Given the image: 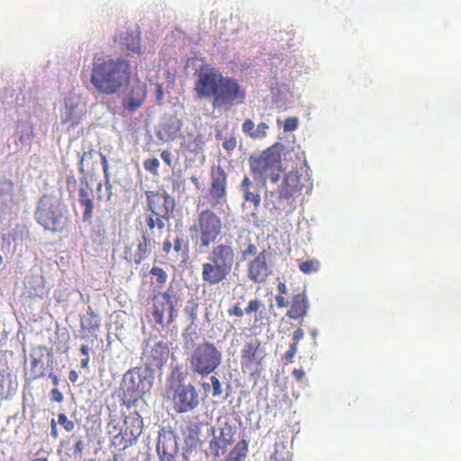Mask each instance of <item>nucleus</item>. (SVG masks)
<instances>
[{"mask_svg": "<svg viewBox=\"0 0 461 461\" xmlns=\"http://www.w3.org/2000/svg\"><path fill=\"white\" fill-rule=\"evenodd\" d=\"M194 90L198 99H211L214 109L230 108L245 103L246 89L232 77L209 67L201 68Z\"/></svg>", "mask_w": 461, "mask_h": 461, "instance_id": "1", "label": "nucleus"}, {"mask_svg": "<svg viewBox=\"0 0 461 461\" xmlns=\"http://www.w3.org/2000/svg\"><path fill=\"white\" fill-rule=\"evenodd\" d=\"M131 65L122 58L94 62L90 81L95 89L105 95H113L124 88L131 78Z\"/></svg>", "mask_w": 461, "mask_h": 461, "instance_id": "2", "label": "nucleus"}, {"mask_svg": "<svg viewBox=\"0 0 461 461\" xmlns=\"http://www.w3.org/2000/svg\"><path fill=\"white\" fill-rule=\"evenodd\" d=\"M309 181V176L303 170H291L276 191L266 194V200L276 211L288 209L292 212L296 208L295 200L303 194L304 188H308Z\"/></svg>", "mask_w": 461, "mask_h": 461, "instance_id": "3", "label": "nucleus"}, {"mask_svg": "<svg viewBox=\"0 0 461 461\" xmlns=\"http://www.w3.org/2000/svg\"><path fill=\"white\" fill-rule=\"evenodd\" d=\"M35 219L45 230L52 232H61L69 224L67 205L59 199L49 195H43L39 201Z\"/></svg>", "mask_w": 461, "mask_h": 461, "instance_id": "4", "label": "nucleus"}, {"mask_svg": "<svg viewBox=\"0 0 461 461\" xmlns=\"http://www.w3.org/2000/svg\"><path fill=\"white\" fill-rule=\"evenodd\" d=\"M283 145L279 142L273 144L258 156H251L249 159L251 174L255 178L266 181L267 178L276 184L282 172L281 151Z\"/></svg>", "mask_w": 461, "mask_h": 461, "instance_id": "5", "label": "nucleus"}, {"mask_svg": "<svg viewBox=\"0 0 461 461\" xmlns=\"http://www.w3.org/2000/svg\"><path fill=\"white\" fill-rule=\"evenodd\" d=\"M189 230L194 233L201 251L206 250L221 237L223 230L221 218L211 209L198 212L196 221L190 226Z\"/></svg>", "mask_w": 461, "mask_h": 461, "instance_id": "6", "label": "nucleus"}, {"mask_svg": "<svg viewBox=\"0 0 461 461\" xmlns=\"http://www.w3.org/2000/svg\"><path fill=\"white\" fill-rule=\"evenodd\" d=\"M188 360L191 371L204 377L221 365L222 353L213 342L203 341L194 348Z\"/></svg>", "mask_w": 461, "mask_h": 461, "instance_id": "7", "label": "nucleus"}, {"mask_svg": "<svg viewBox=\"0 0 461 461\" xmlns=\"http://www.w3.org/2000/svg\"><path fill=\"white\" fill-rule=\"evenodd\" d=\"M145 194L148 208L151 212V215L146 219L148 229L157 228L161 232L165 227V221L173 213L175 201L164 193L147 191Z\"/></svg>", "mask_w": 461, "mask_h": 461, "instance_id": "8", "label": "nucleus"}, {"mask_svg": "<svg viewBox=\"0 0 461 461\" xmlns=\"http://www.w3.org/2000/svg\"><path fill=\"white\" fill-rule=\"evenodd\" d=\"M267 352L262 342L253 338L246 341L240 351V368L251 376L259 375L264 369Z\"/></svg>", "mask_w": 461, "mask_h": 461, "instance_id": "9", "label": "nucleus"}, {"mask_svg": "<svg viewBox=\"0 0 461 461\" xmlns=\"http://www.w3.org/2000/svg\"><path fill=\"white\" fill-rule=\"evenodd\" d=\"M177 303L176 292L173 285L152 297V315L156 323L165 326L174 321L175 306Z\"/></svg>", "mask_w": 461, "mask_h": 461, "instance_id": "10", "label": "nucleus"}, {"mask_svg": "<svg viewBox=\"0 0 461 461\" xmlns=\"http://www.w3.org/2000/svg\"><path fill=\"white\" fill-rule=\"evenodd\" d=\"M124 395L129 402H135L149 393L152 387V380L140 368L129 370L123 376Z\"/></svg>", "mask_w": 461, "mask_h": 461, "instance_id": "11", "label": "nucleus"}, {"mask_svg": "<svg viewBox=\"0 0 461 461\" xmlns=\"http://www.w3.org/2000/svg\"><path fill=\"white\" fill-rule=\"evenodd\" d=\"M274 268L271 251L263 249L248 263L247 276L253 283L263 284L273 275Z\"/></svg>", "mask_w": 461, "mask_h": 461, "instance_id": "12", "label": "nucleus"}, {"mask_svg": "<svg viewBox=\"0 0 461 461\" xmlns=\"http://www.w3.org/2000/svg\"><path fill=\"white\" fill-rule=\"evenodd\" d=\"M211 184L206 194L208 204L214 208L227 202L228 175L221 166L212 167L210 173Z\"/></svg>", "mask_w": 461, "mask_h": 461, "instance_id": "13", "label": "nucleus"}, {"mask_svg": "<svg viewBox=\"0 0 461 461\" xmlns=\"http://www.w3.org/2000/svg\"><path fill=\"white\" fill-rule=\"evenodd\" d=\"M154 230L149 229L143 231L142 239L136 246L131 245L125 248L124 257L128 262L139 265L149 257L156 245Z\"/></svg>", "mask_w": 461, "mask_h": 461, "instance_id": "14", "label": "nucleus"}, {"mask_svg": "<svg viewBox=\"0 0 461 461\" xmlns=\"http://www.w3.org/2000/svg\"><path fill=\"white\" fill-rule=\"evenodd\" d=\"M174 410L178 413L187 412L196 408L200 402L195 387L191 384H179L173 394Z\"/></svg>", "mask_w": 461, "mask_h": 461, "instance_id": "15", "label": "nucleus"}, {"mask_svg": "<svg viewBox=\"0 0 461 461\" xmlns=\"http://www.w3.org/2000/svg\"><path fill=\"white\" fill-rule=\"evenodd\" d=\"M124 422L127 426L125 431L119 432L112 439V444L122 449L130 447L142 431V420L138 414L126 417Z\"/></svg>", "mask_w": 461, "mask_h": 461, "instance_id": "16", "label": "nucleus"}, {"mask_svg": "<svg viewBox=\"0 0 461 461\" xmlns=\"http://www.w3.org/2000/svg\"><path fill=\"white\" fill-rule=\"evenodd\" d=\"M236 251L230 244L219 243L212 247L207 259L231 273L236 261Z\"/></svg>", "mask_w": 461, "mask_h": 461, "instance_id": "17", "label": "nucleus"}, {"mask_svg": "<svg viewBox=\"0 0 461 461\" xmlns=\"http://www.w3.org/2000/svg\"><path fill=\"white\" fill-rule=\"evenodd\" d=\"M233 442L234 429L230 425L225 424L221 428L219 434L213 435L209 442L211 455L214 457L225 456Z\"/></svg>", "mask_w": 461, "mask_h": 461, "instance_id": "18", "label": "nucleus"}, {"mask_svg": "<svg viewBox=\"0 0 461 461\" xmlns=\"http://www.w3.org/2000/svg\"><path fill=\"white\" fill-rule=\"evenodd\" d=\"M147 97V86L144 82L138 81L128 91L123 98L122 107L128 112L133 113L138 110L145 102Z\"/></svg>", "mask_w": 461, "mask_h": 461, "instance_id": "19", "label": "nucleus"}, {"mask_svg": "<svg viewBox=\"0 0 461 461\" xmlns=\"http://www.w3.org/2000/svg\"><path fill=\"white\" fill-rule=\"evenodd\" d=\"M101 328V318L94 312L91 306L87 307L85 314L80 317V335L81 339L92 338L97 339V332Z\"/></svg>", "mask_w": 461, "mask_h": 461, "instance_id": "20", "label": "nucleus"}, {"mask_svg": "<svg viewBox=\"0 0 461 461\" xmlns=\"http://www.w3.org/2000/svg\"><path fill=\"white\" fill-rule=\"evenodd\" d=\"M230 274L209 259L202 265V279L210 285H215L223 282Z\"/></svg>", "mask_w": 461, "mask_h": 461, "instance_id": "21", "label": "nucleus"}, {"mask_svg": "<svg viewBox=\"0 0 461 461\" xmlns=\"http://www.w3.org/2000/svg\"><path fill=\"white\" fill-rule=\"evenodd\" d=\"M185 450L186 455L192 451L200 450L203 446V440L201 439V423L191 422L185 431Z\"/></svg>", "mask_w": 461, "mask_h": 461, "instance_id": "22", "label": "nucleus"}, {"mask_svg": "<svg viewBox=\"0 0 461 461\" xmlns=\"http://www.w3.org/2000/svg\"><path fill=\"white\" fill-rule=\"evenodd\" d=\"M309 301L305 292L299 293L292 297L290 309L286 316L291 320H298L307 315Z\"/></svg>", "mask_w": 461, "mask_h": 461, "instance_id": "23", "label": "nucleus"}, {"mask_svg": "<svg viewBox=\"0 0 461 461\" xmlns=\"http://www.w3.org/2000/svg\"><path fill=\"white\" fill-rule=\"evenodd\" d=\"M240 189L243 193L245 203H250L253 205L254 211L252 216L257 217V212L260 206L261 197L259 192L257 190L253 182L249 176H245L240 184Z\"/></svg>", "mask_w": 461, "mask_h": 461, "instance_id": "24", "label": "nucleus"}, {"mask_svg": "<svg viewBox=\"0 0 461 461\" xmlns=\"http://www.w3.org/2000/svg\"><path fill=\"white\" fill-rule=\"evenodd\" d=\"M115 41L125 46L128 50H131L136 54H142L144 50L140 44V32L139 30L132 32H121L115 37Z\"/></svg>", "mask_w": 461, "mask_h": 461, "instance_id": "25", "label": "nucleus"}, {"mask_svg": "<svg viewBox=\"0 0 461 461\" xmlns=\"http://www.w3.org/2000/svg\"><path fill=\"white\" fill-rule=\"evenodd\" d=\"M157 452L160 461H176L177 446L176 441L171 438L159 437Z\"/></svg>", "mask_w": 461, "mask_h": 461, "instance_id": "26", "label": "nucleus"}, {"mask_svg": "<svg viewBox=\"0 0 461 461\" xmlns=\"http://www.w3.org/2000/svg\"><path fill=\"white\" fill-rule=\"evenodd\" d=\"M169 349L166 343L157 342L151 348L149 365L161 368L168 359Z\"/></svg>", "mask_w": 461, "mask_h": 461, "instance_id": "27", "label": "nucleus"}, {"mask_svg": "<svg viewBox=\"0 0 461 461\" xmlns=\"http://www.w3.org/2000/svg\"><path fill=\"white\" fill-rule=\"evenodd\" d=\"M25 289L30 297L42 298L46 292L43 276L36 275L28 277L25 281Z\"/></svg>", "mask_w": 461, "mask_h": 461, "instance_id": "28", "label": "nucleus"}, {"mask_svg": "<svg viewBox=\"0 0 461 461\" xmlns=\"http://www.w3.org/2000/svg\"><path fill=\"white\" fill-rule=\"evenodd\" d=\"M203 145L201 136L189 134L183 138L180 149L184 155L197 154L203 149Z\"/></svg>", "mask_w": 461, "mask_h": 461, "instance_id": "29", "label": "nucleus"}, {"mask_svg": "<svg viewBox=\"0 0 461 461\" xmlns=\"http://www.w3.org/2000/svg\"><path fill=\"white\" fill-rule=\"evenodd\" d=\"M78 201L80 205L85 207L83 212L82 220L84 222H91L94 212V201L91 198V194L86 188H80L78 192Z\"/></svg>", "mask_w": 461, "mask_h": 461, "instance_id": "30", "label": "nucleus"}, {"mask_svg": "<svg viewBox=\"0 0 461 461\" xmlns=\"http://www.w3.org/2000/svg\"><path fill=\"white\" fill-rule=\"evenodd\" d=\"M249 453V443L246 439L238 441L222 461H244Z\"/></svg>", "mask_w": 461, "mask_h": 461, "instance_id": "31", "label": "nucleus"}, {"mask_svg": "<svg viewBox=\"0 0 461 461\" xmlns=\"http://www.w3.org/2000/svg\"><path fill=\"white\" fill-rule=\"evenodd\" d=\"M96 153L94 149H89L83 152L79 159L78 170L81 174L85 175L86 172L94 169V158Z\"/></svg>", "mask_w": 461, "mask_h": 461, "instance_id": "32", "label": "nucleus"}, {"mask_svg": "<svg viewBox=\"0 0 461 461\" xmlns=\"http://www.w3.org/2000/svg\"><path fill=\"white\" fill-rule=\"evenodd\" d=\"M269 461H292V456L289 451L285 449L283 444H276L275 451L270 456Z\"/></svg>", "mask_w": 461, "mask_h": 461, "instance_id": "33", "label": "nucleus"}, {"mask_svg": "<svg viewBox=\"0 0 461 461\" xmlns=\"http://www.w3.org/2000/svg\"><path fill=\"white\" fill-rule=\"evenodd\" d=\"M31 375L33 380L44 375V363L41 358L32 357Z\"/></svg>", "mask_w": 461, "mask_h": 461, "instance_id": "34", "label": "nucleus"}, {"mask_svg": "<svg viewBox=\"0 0 461 461\" xmlns=\"http://www.w3.org/2000/svg\"><path fill=\"white\" fill-rule=\"evenodd\" d=\"M298 267L303 274H312L317 272L320 268V261L318 259H310L307 261L300 262Z\"/></svg>", "mask_w": 461, "mask_h": 461, "instance_id": "35", "label": "nucleus"}, {"mask_svg": "<svg viewBox=\"0 0 461 461\" xmlns=\"http://www.w3.org/2000/svg\"><path fill=\"white\" fill-rule=\"evenodd\" d=\"M57 422L64 429L66 432H72L76 428L74 420H70L67 414L60 412L58 414Z\"/></svg>", "mask_w": 461, "mask_h": 461, "instance_id": "36", "label": "nucleus"}, {"mask_svg": "<svg viewBox=\"0 0 461 461\" xmlns=\"http://www.w3.org/2000/svg\"><path fill=\"white\" fill-rule=\"evenodd\" d=\"M153 276L156 277V282L159 285H164L167 280V274L166 271L158 267H153L149 272Z\"/></svg>", "mask_w": 461, "mask_h": 461, "instance_id": "37", "label": "nucleus"}, {"mask_svg": "<svg viewBox=\"0 0 461 461\" xmlns=\"http://www.w3.org/2000/svg\"><path fill=\"white\" fill-rule=\"evenodd\" d=\"M143 167L145 170L157 176L158 174L159 161L156 158H148L143 162Z\"/></svg>", "mask_w": 461, "mask_h": 461, "instance_id": "38", "label": "nucleus"}, {"mask_svg": "<svg viewBox=\"0 0 461 461\" xmlns=\"http://www.w3.org/2000/svg\"><path fill=\"white\" fill-rule=\"evenodd\" d=\"M78 122V118L74 115V106L68 105V103L66 102V112L65 118L63 119V122H70L71 124H75Z\"/></svg>", "mask_w": 461, "mask_h": 461, "instance_id": "39", "label": "nucleus"}, {"mask_svg": "<svg viewBox=\"0 0 461 461\" xmlns=\"http://www.w3.org/2000/svg\"><path fill=\"white\" fill-rule=\"evenodd\" d=\"M211 386L212 388V395L213 397H218L222 393L221 384L219 378L215 375H212L210 377Z\"/></svg>", "mask_w": 461, "mask_h": 461, "instance_id": "40", "label": "nucleus"}, {"mask_svg": "<svg viewBox=\"0 0 461 461\" xmlns=\"http://www.w3.org/2000/svg\"><path fill=\"white\" fill-rule=\"evenodd\" d=\"M241 129L246 135H248L251 139L255 138V123L252 120H245V122L242 123Z\"/></svg>", "mask_w": 461, "mask_h": 461, "instance_id": "41", "label": "nucleus"}, {"mask_svg": "<svg viewBox=\"0 0 461 461\" xmlns=\"http://www.w3.org/2000/svg\"><path fill=\"white\" fill-rule=\"evenodd\" d=\"M263 306L262 302L259 299H253L249 302L248 306L245 308V313L249 315L253 312H258Z\"/></svg>", "mask_w": 461, "mask_h": 461, "instance_id": "42", "label": "nucleus"}, {"mask_svg": "<svg viewBox=\"0 0 461 461\" xmlns=\"http://www.w3.org/2000/svg\"><path fill=\"white\" fill-rule=\"evenodd\" d=\"M100 157H101L103 171H104V178H105V185H106L107 189H111L112 186L110 184V175H109V171H108V169H109L108 161L104 155L100 154Z\"/></svg>", "mask_w": 461, "mask_h": 461, "instance_id": "43", "label": "nucleus"}, {"mask_svg": "<svg viewBox=\"0 0 461 461\" xmlns=\"http://www.w3.org/2000/svg\"><path fill=\"white\" fill-rule=\"evenodd\" d=\"M298 127V118L296 117H288L285 119L284 122V131L285 132L287 131H294Z\"/></svg>", "mask_w": 461, "mask_h": 461, "instance_id": "44", "label": "nucleus"}, {"mask_svg": "<svg viewBox=\"0 0 461 461\" xmlns=\"http://www.w3.org/2000/svg\"><path fill=\"white\" fill-rule=\"evenodd\" d=\"M268 128L269 126L266 122L258 123L257 128L255 129L254 140L265 138L267 136V131Z\"/></svg>", "mask_w": 461, "mask_h": 461, "instance_id": "45", "label": "nucleus"}, {"mask_svg": "<svg viewBox=\"0 0 461 461\" xmlns=\"http://www.w3.org/2000/svg\"><path fill=\"white\" fill-rule=\"evenodd\" d=\"M296 353H297V346H295V344H290L289 349L284 355V359L287 363H292L294 361V357Z\"/></svg>", "mask_w": 461, "mask_h": 461, "instance_id": "46", "label": "nucleus"}, {"mask_svg": "<svg viewBox=\"0 0 461 461\" xmlns=\"http://www.w3.org/2000/svg\"><path fill=\"white\" fill-rule=\"evenodd\" d=\"M237 146V140H236V138L231 136L230 137L229 139H226L223 143H222V147L224 149H226L227 151H231L233 150Z\"/></svg>", "mask_w": 461, "mask_h": 461, "instance_id": "47", "label": "nucleus"}, {"mask_svg": "<svg viewBox=\"0 0 461 461\" xmlns=\"http://www.w3.org/2000/svg\"><path fill=\"white\" fill-rule=\"evenodd\" d=\"M258 249L257 246L253 243L248 244L246 249L242 252V256L244 258H246L249 256H257Z\"/></svg>", "mask_w": 461, "mask_h": 461, "instance_id": "48", "label": "nucleus"}, {"mask_svg": "<svg viewBox=\"0 0 461 461\" xmlns=\"http://www.w3.org/2000/svg\"><path fill=\"white\" fill-rule=\"evenodd\" d=\"M228 314L230 316H236L241 318L246 313L245 310L243 311L239 304H235L231 308L228 309Z\"/></svg>", "mask_w": 461, "mask_h": 461, "instance_id": "49", "label": "nucleus"}, {"mask_svg": "<svg viewBox=\"0 0 461 461\" xmlns=\"http://www.w3.org/2000/svg\"><path fill=\"white\" fill-rule=\"evenodd\" d=\"M189 303H191L192 305L185 306V313L189 314L190 317L194 320L196 318L198 304L195 303L194 302H189Z\"/></svg>", "mask_w": 461, "mask_h": 461, "instance_id": "50", "label": "nucleus"}, {"mask_svg": "<svg viewBox=\"0 0 461 461\" xmlns=\"http://www.w3.org/2000/svg\"><path fill=\"white\" fill-rule=\"evenodd\" d=\"M50 398L56 402H61L64 400L62 393L57 388L51 390Z\"/></svg>", "mask_w": 461, "mask_h": 461, "instance_id": "51", "label": "nucleus"}, {"mask_svg": "<svg viewBox=\"0 0 461 461\" xmlns=\"http://www.w3.org/2000/svg\"><path fill=\"white\" fill-rule=\"evenodd\" d=\"M160 157L163 159V161L168 166H172V153L169 150H163L160 153Z\"/></svg>", "mask_w": 461, "mask_h": 461, "instance_id": "52", "label": "nucleus"}, {"mask_svg": "<svg viewBox=\"0 0 461 461\" xmlns=\"http://www.w3.org/2000/svg\"><path fill=\"white\" fill-rule=\"evenodd\" d=\"M84 450V443L82 439L77 440L73 447V454L74 456H81Z\"/></svg>", "mask_w": 461, "mask_h": 461, "instance_id": "53", "label": "nucleus"}, {"mask_svg": "<svg viewBox=\"0 0 461 461\" xmlns=\"http://www.w3.org/2000/svg\"><path fill=\"white\" fill-rule=\"evenodd\" d=\"M304 332L301 328H298L295 330L293 335V340L294 342L292 344H295L297 346V343L303 338Z\"/></svg>", "mask_w": 461, "mask_h": 461, "instance_id": "54", "label": "nucleus"}, {"mask_svg": "<svg viewBox=\"0 0 461 461\" xmlns=\"http://www.w3.org/2000/svg\"><path fill=\"white\" fill-rule=\"evenodd\" d=\"M276 302L278 308H285L288 306L289 303L284 295L279 294L276 296Z\"/></svg>", "mask_w": 461, "mask_h": 461, "instance_id": "55", "label": "nucleus"}, {"mask_svg": "<svg viewBox=\"0 0 461 461\" xmlns=\"http://www.w3.org/2000/svg\"><path fill=\"white\" fill-rule=\"evenodd\" d=\"M58 424L59 423L54 419L51 420V421H50V435L53 438H59V432H58V429H57Z\"/></svg>", "mask_w": 461, "mask_h": 461, "instance_id": "56", "label": "nucleus"}, {"mask_svg": "<svg viewBox=\"0 0 461 461\" xmlns=\"http://www.w3.org/2000/svg\"><path fill=\"white\" fill-rule=\"evenodd\" d=\"M293 375L296 381H302L305 376V373L302 368H295L293 371Z\"/></svg>", "mask_w": 461, "mask_h": 461, "instance_id": "57", "label": "nucleus"}, {"mask_svg": "<svg viewBox=\"0 0 461 461\" xmlns=\"http://www.w3.org/2000/svg\"><path fill=\"white\" fill-rule=\"evenodd\" d=\"M183 239L176 238L174 241V249L176 252H180L182 250Z\"/></svg>", "mask_w": 461, "mask_h": 461, "instance_id": "58", "label": "nucleus"}, {"mask_svg": "<svg viewBox=\"0 0 461 461\" xmlns=\"http://www.w3.org/2000/svg\"><path fill=\"white\" fill-rule=\"evenodd\" d=\"M277 290L279 292V295H285V294H287V287H286V285L285 283L280 282L277 285Z\"/></svg>", "mask_w": 461, "mask_h": 461, "instance_id": "59", "label": "nucleus"}, {"mask_svg": "<svg viewBox=\"0 0 461 461\" xmlns=\"http://www.w3.org/2000/svg\"><path fill=\"white\" fill-rule=\"evenodd\" d=\"M171 248H172V243L170 242V240H165L163 243V251L166 254H168L171 250Z\"/></svg>", "mask_w": 461, "mask_h": 461, "instance_id": "60", "label": "nucleus"}, {"mask_svg": "<svg viewBox=\"0 0 461 461\" xmlns=\"http://www.w3.org/2000/svg\"><path fill=\"white\" fill-rule=\"evenodd\" d=\"M68 378L72 383H76L78 379V375L75 370H71L68 374Z\"/></svg>", "mask_w": 461, "mask_h": 461, "instance_id": "61", "label": "nucleus"}, {"mask_svg": "<svg viewBox=\"0 0 461 461\" xmlns=\"http://www.w3.org/2000/svg\"><path fill=\"white\" fill-rule=\"evenodd\" d=\"M89 350H90V348H89V347H88L87 345H82V346L80 347V352H81V353H82L86 357H89Z\"/></svg>", "mask_w": 461, "mask_h": 461, "instance_id": "62", "label": "nucleus"}, {"mask_svg": "<svg viewBox=\"0 0 461 461\" xmlns=\"http://www.w3.org/2000/svg\"><path fill=\"white\" fill-rule=\"evenodd\" d=\"M201 386L204 393H211V388H212L211 384H209L207 382H203L201 384Z\"/></svg>", "mask_w": 461, "mask_h": 461, "instance_id": "63", "label": "nucleus"}, {"mask_svg": "<svg viewBox=\"0 0 461 461\" xmlns=\"http://www.w3.org/2000/svg\"><path fill=\"white\" fill-rule=\"evenodd\" d=\"M89 360H90L89 357L83 358L81 360V367L85 368V369H87L88 368Z\"/></svg>", "mask_w": 461, "mask_h": 461, "instance_id": "64", "label": "nucleus"}]
</instances>
